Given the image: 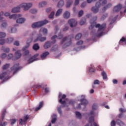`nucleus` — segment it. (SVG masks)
<instances>
[{"instance_id":"nucleus-29","label":"nucleus","mask_w":126,"mask_h":126,"mask_svg":"<svg viewBox=\"0 0 126 126\" xmlns=\"http://www.w3.org/2000/svg\"><path fill=\"white\" fill-rule=\"evenodd\" d=\"M58 49H59V46L56 45L51 49L50 51L51 52H56V51H58Z\"/></svg>"},{"instance_id":"nucleus-21","label":"nucleus","mask_w":126,"mask_h":126,"mask_svg":"<svg viewBox=\"0 0 126 126\" xmlns=\"http://www.w3.org/2000/svg\"><path fill=\"white\" fill-rule=\"evenodd\" d=\"M36 35H37V32L35 31L33 32L31 34V39L30 40V41L28 40V42L29 43H31V42H32V41H33V38H34V37H35Z\"/></svg>"},{"instance_id":"nucleus-36","label":"nucleus","mask_w":126,"mask_h":126,"mask_svg":"<svg viewBox=\"0 0 126 126\" xmlns=\"http://www.w3.org/2000/svg\"><path fill=\"white\" fill-rule=\"evenodd\" d=\"M6 42L8 44H11L12 42H13V38L9 37L6 39Z\"/></svg>"},{"instance_id":"nucleus-46","label":"nucleus","mask_w":126,"mask_h":126,"mask_svg":"<svg viewBox=\"0 0 126 126\" xmlns=\"http://www.w3.org/2000/svg\"><path fill=\"white\" fill-rule=\"evenodd\" d=\"M101 7V2H97L95 3V7L97 8H100V7Z\"/></svg>"},{"instance_id":"nucleus-41","label":"nucleus","mask_w":126,"mask_h":126,"mask_svg":"<svg viewBox=\"0 0 126 126\" xmlns=\"http://www.w3.org/2000/svg\"><path fill=\"white\" fill-rule=\"evenodd\" d=\"M82 37V34L81 33H78L75 37V40H79Z\"/></svg>"},{"instance_id":"nucleus-61","label":"nucleus","mask_w":126,"mask_h":126,"mask_svg":"<svg viewBox=\"0 0 126 126\" xmlns=\"http://www.w3.org/2000/svg\"><path fill=\"white\" fill-rule=\"evenodd\" d=\"M82 44H83V41L82 40H80L77 42V45L78 46H80V45H82Z\"/></svg>"},{"instance_id":"nucleus-23","label":"nucleus","mask_w":126,"mask_h":126,"mask_svg":"<svg viewBox=\"0 0 126 126\" xmlns=\"http://www.w3.org/2000/svg\"><path fill=\"white\" fill-rule=\"evenodd\" d=\"M91 11L94 13H98L99 12V8H97V7L93 6L91 8Z\"/></svg>"},{"instance_id":"nucleus-20","label":"nucleus","mask_w":126,"mask_h":126,"mask_svg":"<svg viewBox=\"0 0 126 126\" xmlns=\"http://www.w3.org/2000/svg\"><path fill=\"white\" fill-rule=\"evenodd\" d=\"M63 16L65 19H68L70 16V13L69 12L66 11L64 13Z\"/></svg>"},{"instance_id":"nucleus-34","label":"nucleus","mask_w":126,"mask_h":126,"mask_svg":"<svg viewBox=\"0 0 126 126\" xmlns=\"http://www.w3.org/2000/svg\"><path fill=\"white\" fill-rule=\"evenodd\" d=\"M6 34L4 32H0V39L5 38Z\"/></svg>"},{"instance_id":"nucleus-8","label":"nucleus","mask_w":126,"mask_h":126,"mask_svg":"<svg viewBox=\"0 0 126 126\" xmlns=\"http://www.w3.org/2000/svg\"><path fill=\"white\" fill-rule=\"evenodd\" d=\"M9 73H11V71H7V72H4L0 75V79H2L3 81L6 80L8 78V75Z\"/></svg>"},{"instance_id":"nucleus-26","label":"nucleus","mask_w":126,"mask_h":126,"mask_svg":"<svg viewBox=\"0 0 126 126\" xmlns=\"http://www.w3.org/2000/svg\"><path fill=\"white\" fill-rule=\"evenodd\" d=\"M63 5H64V2L63 0H61L57 4L58 7H62Z\"/></svg>"},{"instance_id":"nucleus-38","label":"nucleus","mask_w":126,"mask_h":126,"mask_svg":"<svg viewBox=\"0 0 126 126\" xmlns=\"http://www.w3.org/2000/svg\"><path fill=\"white\" fill-rule=\"evenodd\" d=\"M101 75L103 79H107V73H106L105 71L102 72Z\"/></svg>"},{"instance_id":"nucleus-31","label":"nucleus","mask_w":126,"mask_h":126,"mask_svg":"<svg viewBox=\"0 0 126 126\" xmlns=\"http://www.w3.org/2000/svg\"><path fill=\"white\" fill-rule=\"evenodd\" d=\"M32 49H33L34 51H37V50H39V49H40L39 44L37 43L34 44L33 46H32Z\"/></svg>"},{"instance_id":"nucleus-6","label":"nucleus","mask_w":126,"mask_h":126,"mask_svg":"<svg viewBox=\"0 0 126 126\" xmlns=\"http://www.w3.org/2000/svg\"><path fill=\"white\" fill-rule=\"evenodd\" d=\"M4 15L6 17L9 16L10 19H17L19 17H21V15L20 14H13L10 15V13L8 12H5Z\"/></svg>"},{"instance_id":"nucleus-63","label":"nucleus","mask_w":126,"mask_h":126,"mask_svg":"<svg viewBox=\"0 0 126 126\" xmlns=\"http://www.w3.org/2000/svg\"><path fill=\"white\" fill-rule=\"evenodd\" d=\"M0 57L1 59H4V58L6 57V54L3 53L2 55H1Z\"/></svg>"},{"instance_id":"nucleus-13","label":"nucleus","mask_w":126,"mask_h":126,"mask_svg":"<svg viewBox=\"0 0 126 126\" xmlns=\"http://www.w3.org/2000/svg\"><path fill=\"white\" fill-rule=\"evenodd\" d=\"M28 119H29V116H28V115L25 116L23 118V120H19V124L23 125V124H26V123H27V121H28Z\"/></svg>"},{"instance_id":"nucleus-57","label":"nucleus","mask_w":126,"mask_h":126,"mask_svg":"<svg viewBox=\"0 0 126 126\" xmlns=\"http://www.w3.org/2000/svg\"><path fill=\"white\" fill-rule=\"evenodd\" d=\"M2 15H3V11H1L0 12V20H2L3 19V17H2Z\"/></svg>"},{"instance_id":"nucleus-27","label":"nucleus","mask_w":126,"mask_h":126,"mask_svg":"<svg viewBox=\"0 0 126 126\" xmlns=\"http://www.w3.org/2000/svg\"><path fill=\"white\" fill-rule=\"evenodd\" d=\"M57 122V115L53 114L52 116V119L51 120L52 124H55Z\"/></svg>"},{"instance_id":"nucleus-1","label":"nucleus","mask_w":126,"mask_h":126,"mask_svg":"<svg viewBox=\"0 0 126 126\" xmlns=\"http://www.w3.org/2000/svg\"><path fill=\"white\" fill-rule=\"evenodd\" d=\"M96 20H97V16L94 17L91 20V26L89 27L90 30H92L94 27L95 28H98L97 33H94V35L97 37H100L102 35H104V31L106 28V24H103L102 25L99 24L96 25Z\"/></svg>"},{"instance_id":"nucleus-40","label":"nucleus","mask_w":126,"mask_h":126,"mask_svg":"<svg viewBox=\"0 0 126 126\" xmlns=\"http://www.w3.org/2000/svg\"><path fill=\"white\" fill-rule=\"evenodd\" d=\"M17 31V29L15 28H11L10 29V31L9 32L10 33H16Z\"/></svg>"},{"instance_id":"nucleus-44","label":"nucleus","mask_w":126,"mask_h":126,"mask_svg":"<svg viewBox=\"0 0 126 126\" xmlns=\"http://www.w3.org/2000/svg\"><path fill=\"white\" fill-rule=\"evenodd\" d=\"M8 67H9V64H5V65H4L2 67V69L3 70L4 69H7V68H8Z\"/></svg>"},{"instance_id":"nucleus-12","label":"nucleus","mask_w":126,"mask_h":126,"mask_svg":"<svg viewBox=\"0 0 126 126\" xmlns=\"http://www.w3.org/2000/svg\"><path fill=\"white\" fill-rule=\"evenodd\" d=\"M83 99H81V104H79L78 106V109H80L81 105H87L88 104V101L85 99V96L84 95H82Z\"/></svg>"},{"instance_id":"nucleus-35","label":"nucleus","mask_w":126,"mask_h":126,"mask_svg":"<svg viewBox=\"0 0 126 126\" xmlns=\"http://www.w3.org/2000/svg\"><path fill=\"white\" fill-rule=\"evenodd\" d=\"M46 4H47V2L42 1L39 4V7H43V6H45V5H46Z\"/></svg>"},{"instance_id":"nucleus-56","label":"nucleus","mask_w":126,"mask_h":126,"mask_svg":"<svg viewBox=\"0 0 126 126\" xmlns=\"http://www.w3.org/2000/svg\"><path fill=\"white\" fill-rule=\"evenodd\" d=\"M107 2H108V1L107 0H104L102 2L101 5L104 6V5H106L107 4Z\"/></svg>"},{"instance_id":"nucleus-47","label":"nucleus","mask_w":126,"mask_h":126,"mask_svg":"<svg viewBox=\"0 0 126 126\" xmlns=\"http://www.w3.org/2000/svg\"><path fill=\"white\" fill-rule=\"evenodd\" d=\"M124 42H125V44L126 45V38L123 37L120 41L119 44H122V43H124Z\"/></svg>"},{"instance_id":"nucleus-15","label":"nucleus","mask_w":126,"mask_h":126,"mask_svg":"<svg viewBox=\"0 0 126 126\" xmlns=\"http://www.w3.org/2000/svg\"><path fill=\"white\" fill-rule=\"evenodd\" d=\"M38 56H39V54H36L34 55L33 56H32V58H31L28 61V63H33V62H35V61H37V59H36V58H37V57H38Z\"/></svg>"},{"instance_id":"nucleus-10","label":"nucleus","mask_w":126,"mask_h":126,"mask_svg":"<svg viewBox=\"0 0 126 126\" xmlns=\"http://www.w3.org/2000/svg\"><path fill=\"white\" fill-rule=\"evenodd\" d=\"M47 40L46 37H42V34H39L38 35L36 39L34 41V42H37V41H40V42H45Z\"/></svg>"},{"instance_id":"nucleus-59","label":"nucleus","mask_w":126,"mask_h":126,"mask_svg":"<svg viewBox=\"0 0 126 126\" xmlns=\"http://www.w3.org/2000/svg\"><path fill=\"white\" fill-rule=\"evenodd\" d=\"M6 25H7V24H6V22L3 23L1 24V28H5V27H6Z\"/></svg>"},{"instance_id":"nucleus-33","label":"nucleus","mask_w":126,"mask_h":126,"mask_svg":"<svg viewBox=\"0 0 126 126\" xmlns=\"http://www.w3.org/2000/svg\"><path fill=\"white\" fill-rule=\"evenodd\" d=\"M76 117L77 119H80L82 118L81 114L79 112H75Z\"/></svg>"},{"instance_id":"nucleus-24","label":"nucleus","mask_w":126,"mask_h":126,"mask_svg":"<svg viewBox=\"0 0 126 126\" xmlns=\"http://www.w3.org/2000/svg\"><path fill=\"white\" fill-rule=\"evenodd\" d=\"M112 7V3H109L106 5L104 6L102 8V11H105L106 9H108Z\"/></svg>"},{"instance_id":"nucleus-9","label":"nucleus","mask_w":126,"mask_h":126,"mask_svg":"<svg viewBox=\"0 0 126 126\" xmlns=\"http://www.w3.org/2000/svg\"><path fill=\"white\" fill-rule=\"evenodd\" d=\"M19 69H20V67H19V63H16L11 68V70L14 71L13 74L16 73V71Z\"/></svg>"},{"instance_id":"nucleus-45","label":"nucleus","mask_w":126,"mask_h":126,"mask_svg":"<svg viewBox=\"0 0 126 126\" xmlns=\"http://www.w3.org/2000/svg\"><path fill=\"white\" fill-rule=\"evenodd\" d=\"M5 44V39H0V45H4Z\"/></svg>"},{"instance_id":"nucleus-58","label":"nucleus","mask_w":126,"mask_h":126,"mask_svg":"<svg viewBox=\"0 0 126 126\" xmlns=\"http://www.w3.org/2000/svg\"><path fill=\"white\" fill-rule=\"evenodd\" d=\"M86 6V2H83L81 5V7L82 8H84V7H85Z\"/></svg>"},{"instance_id":"nucleus-50","label":"nucleus","mask_w":126,"mask_h":126,"mask_svg":"<svg viewBox=\"0 0 126 126\" xmlns=\"http://www.w3.org/2000/svg\"><path fill=\"white\" fill-rule=\"evenodd\" d=\"M12 58H13V54L10 53V54H8V55L7 56L8 60H10V59H12Z\"/></svg>"},{"instance_id":"nucleus-51","label":"nucleus","mask_w":126,"mask_h":126,"mask_svg":"<svg viewBox=\"0 0 126 126\" xmlns=\"http://www.w3.org/2000/svg\"><path fill=\"white\" fill-rule=\"evenodd\" d=\"M93 110H96V109H98V106L97 104H94L92 106Z\"/></svg>"},{"instance_id":"nucleus-52","label":"nucleus","mask_w":126,"mask_h":126,"mask_svg":"<svg viewBox=\"0 0 126 126\" xmlns=\"http://www.w3.org/2000/svg\"><path fill=\"white\" fill-rule=\"evenodd\" d=\"M83 13H84V12L83 10H80L78 12V17H81V16H82V15H83Z\"/></svg>"},{"instance_id":"nucleus-25","label":"nucleus","mask_w":126,"mask_h":126,"mask_svg":"<svg viewBox=\"0 0 126 126\" xmlns=\"http://www.w3.org/2000/svg\"><path fill=\"white\" fill-rule=\"evenodd\" d=\"M116 123L117 125H118V126H126V124H125L124 122L119 119L116 121Z\"/></svg>"},{"instance_id":"nucleus-48","label":"nucleus","mask_w":126,"mask_h":126,"mask_svg":"<svg viewBox=\"0 0 126 126\" xmlns=\"http://www.w3.org/2000/svg\"><path fill=\"white\" fill-rule=\"evenodd\" d=\"M30 11L31 13H32L33 14H34V13H36L37 12V9H31L30 10Z\"/></svg>"},{"instance_id":"nucleus-11","label":"nucleus","mask_w":126,"mask_h":126,"mask_svg":"<svg viewBox=\"0 0 126 126\" xmlns=\"http://www.w3.org/2000/svg\"><path fill=\"white\" fill-rule=\"evenodd\" d=\"M68 23L69 24L70 27H75L77 24V22L75 21L74 19H71L68 20Z\"/></svg>"},{"instance_id":"nucleus-5","label":"nucleus","mask_w":126,"mask_h":126,"mask_svg":"<svg viewBox=\"0 0 126 126\" xmlns=\"http://www.w3.org/2000/svg\"><path fill=\"white\" fill-rule=\"evenodd\" d=\"M57 37L58 36L57 35H54L51 38V39L52 40V41H53V42L47 41L45 42V43L44 45V49H49V48H51V47L52 46V45L56 43V40H55V39H56Z\"/></svg>"},{"instance_id":"nucleus-39","label":"nucleus","mask_w":126,"mask_h":126,"mask_svg":"<svg viewBox=\"0 0 126 126\" xmlns=\"http://www.w3.org/2000/svg\"><path fill=\"white\" fill-rule=\"evenodd\" d=\"M54 16H55V12L52 11L50 14L49 16V18H50V19H53V18H54Z\"/></svg>"},{"instance_id":"nucleus-22","label":"nucleus","mask_w":126,"mask_h":126,"mask_svg":"<svg viewBox=\"0 0 126 126\" xmlns=\"http://www.w3.org/2000/svg\"><path fill=\"white\" fill-rule=\"evenodd\" d=\"M49 54L50 53L49 52H45L41 55L40 58L41 59H42V60H44V59H45V58H47V56H49Z\"/></svg>"},{"instance_id":"nucleus-54","label":"nucleus","mask_w":126,"mask_h":126,"mask_svg":"<svg viewBox=\"0 0 126 126\" xmlns=\"http://www.w3.org/2000/svg\"><path fill=\"white\" fill-rule=\"evenodd\" d=\"M94 84L96 85V84H100V81L98 80H95L94 81Z\"/></svg>"},{"instance_id":"nucleus-17","label":"nucleus","mask_w":126,"mask_h":126,"mask_svg":"<svg viewBox=\"0 0 126 126\" xmlns=\"http://www.w3.org/2000/svg\"><path fill=\"white\" fill-rule=\"evenodd\" d=\"M15 59L13 60L14 61L15 60H18L21 57V53H20V50H18L15 53Z\"/></svg>"},{"instance_id":"nucleus-49","label":"nucleus","mask_w":126,"mask_h":126,"mask_svg":"<svg viewBox=\"0 0 126 126\" xmlns=\"http://www.w3.org/2000/svg\"><path fill=\"white\" fill-rule=\"evenodd\" d=\"M30 46V44L29 43L27 44V45L23 48V51H26V50H27Z\"/></svg>"},{"instance_id":"nucleus-37","label":"nucleus","mask_w":126,"mask_h":126,"mask_svg":"<svg viewBox=\"0 0 126 126\" xmlns=\"http://www.w3.org/2000/svg\"><path fill=\"white\" fill-rule=\"evenodd\" d=\"M2 50L5 53H9L10 49L8 48H5L4 46L2 47Z\"/></svg>"},{"instance_id":"nucleus-18","label":"nucleus","mask_w":126,"mask_h":126,"mask_svg":"<svg viewBox=\"0 0 126 126\" xmlns=\"http://www.w3.org/2000/svg\"><path fill=\"white\" fill-rule=\"evenodd\" d=\"M39 32L42 33L43 35H46V34H48V29L41 28L39 30Z\"/></svg>"},{"instance_id":"nucleus-64","label":"nucleus","mask_w":126,"mask_h":126,"mask_svg":"<svg viewBox=\"0 0 126 126\" xmlns=\"http://www.w3.org/2000/svg\"><path fill=\"white\" fill-rule=\"evenodd\" d=\"M120 112H121V113H126V109H124L123 108H120L119 109Z\"/></svg>"},{"instance_id":"nucleus-14","label":"nucleus","mask_w":126,"mask_h":126,"mask_svg":"<svg viewBox=\"0 0 126 126\" xmlns=\"http://www.w3.org/2000/svg\"><path fill=\"white\" fill-rule=\"evenodd\" d=\"M61 97H62V93H60L59 97L60 98L59 102L61 103V104H65V100L63 101V99H65L66 97V95L65 94H63L62 95V98H61Z\"/></svg>"},{"instance_id":"nucleus-30","label":"nucleus","mask_w":126,"mask_h":126,"mask_svg":"<svg viewBox=\"0 0 126 126\" xmlns=\"http://www.w3.org/2000/svg\"><path fill=\"white\" fill-rule=\"evenodd\" d=\"M43 105H44V102H43V101L40 102L39 103L38 107L35 108V111H39V110H40V109H41V107H43Z\"/></svg>"},{"instance_id":"nucleus-16","label":"nucleus","mask_w":126,"mask_h":126,"mask_svg":"<svg viewBox=\"0 0 126 126\" xmlns=\"http://www.w3.org/2000/svg\"><path fill=\"white\" fill-rule=\"evenodd\" d=\"M122 7H123V5H122V4H119L116 5L113 8V12H119V11H120V10L122 9Z\"/></svg>"},{"instance_id":"nucleus-28","label":"nucleus","mask_w":126,"mask_h":126,"mask_svg":"<svg viewBox=\"0 0 126 126\" xmlns=\"http://www.w3.org/2000/svg\"><path fill=\"white\" fill-rule=\"evenodd\" d=\"M73 2V1L72 0H68L66 4V7H69L72 4Z\"/></svg>"},{"instance_id":"nucleus-42","label":"nucleus","mask_w":126,"mask_h":126,"mask_svg":"<svg viewBox=\"0 0 126 126\" xmlns=\"http://www.w3.org/2000/svg\"><path fill=\"white\" fill-rule=\"evenodd\" d=\"M65 106L64 105H61L60 106V107H58V112L61 114H62V110H61L62 109V108H63V107H64Z\"/></svg>"},{"instance_id":"nucleus-4","label":"nucleus","mask_w":126,"mask_h":126,"mask_svg":"<svg viewBox=\"0 0 126 126\" xmlns=\"http://www.w3.org/2000/svg\"><path fill=\"white\" fill-rule=\"evenodd\" d=\"M61 45H63V49H65L66 47H69V46L71 45V40L68 39V38L66 36L63 39Z\"/></svg>"},{"instance_id":"nucleus-32","label":"nucleus","mask_w":126,"mask_h":126,"mask_svg":"<svg viewBox=\"0 0 126 126\" xmlns=\"http://www.w3.org/2000/svg\"><path fill=\"white\" fill-rule=\"evenodd\" d=\"M62 12H63V9H59V10H58V11H57L55 16H60V15H61V14H62Z\"/></svg>"},{"instance_id":"nucleus-7","label":"nucleus","mask_w":126,"mask_h":126,"mask_svg":"<svg viewBox=\"0 0 126 126\" xmlns=\"http://www.w3.org/2000/svg\"><path fill=\"white\" fill-rule=\"evenodd\" d=\"M6 113V110L4 109L2 112L1 119L0 120V126H5L7 125V122L2 123V121H3V119H4Z\"/></svg>"},{"instance_id":"nucleus-60","label":"nucleus","mask_w":126,"mask_h":126,"mask_svg":"<svg viewBox=\"0 0 126 126\" xmlns=\"http://www.w3.org/2000/svg\"><path fill=\"white\" fill-rule=\"evenodd\" d=\"M111 126H116V121H112L111 122Z\"/></svg>"},{"instance_id":"nucleus-19","label":"nucleus","mask_w":126,"mask_h":126,"mask_svg":"<svg viewBox=\"0 0 126 126\" xmlns=\"http://www.w3.org/2000/svg\"><path fill=\"white\" fill-rule=\"evenodd\" d=\"M26 20V19H25V18H19L18 19H17L16 20V22L17 23H19V24H22L24 23V22H25Z\"/></svg>"},{"instance_id":"nucleus-62","label":"nucleus","mask_w":126,"mask_h":126,"mask_svg":"<svg viewBox=\"0 0 126 126\" xmlns=\"http://www.w3.org/2000/svg\"><path fill=\"white\" fill-rule=\"evenodd\" d=\"M14 46H19V41H15L14 43Z\"/></svg>"},{"instance_id":"nucleus-2","label":"nucleus","mask_w":126,"mask_h":126,"mask_svg":"<svg viewBox=\"0 0 126 126\" xmlns=\"http://www.w3.org/2000/svg\"><path fill=\"white\" fill-rule=\"evenodd\" d=\"M32 3H23L11 10L12 13H16L20 11L21 8H24V10H29L32 7Z\"/></svg>"},{"instance_id":"nucleus-55","label":"nucleus","mask_w":126,"mask_h":126,"mask_svg":"<svg viewBox=\"0 0 126 126\" xmlns=\"http://www.w3.org/2000/svg\"><path fill=\"white\" fill-rule=\"evenodd\" d=\"M90 72H95V69L93 67H91L89 69Z\"/></svg>"},{"instance_id":"nucleus-43","label":"nucleus","mask_w":126,"mask_h":126,"mask_svg":"<svg viewBox=\"0 0 126 126\" xmlns=\"http://www.w3.org/2000/svg\"><path fill=\"white\" fill-rule=\"evenodd\" d=\"M85 22H86V21L85 20V19H83L81 20L80 22V25H84L85 24Z\"/></svg>"},{"instance_id":"nucleus-3","label":"nucleus","mask_w":126,"mask_h":126,"mask_svg":"<svg viewBox=\"0 0 126 126\" xmlns=\"http://www.w3.org/2000/svg\"><path fill=\"white\" fill-rule=\"evenodd\" d=\"M47 23H49V21L45 20L44 21L35 22L32 24V28H39V27H42V26L46 25V24H47Z\"/></svg>"},{"instance_id":"nucleus-53","label":"nucleus","mask_w":126,"mask_h":126,"mask_svg":"<svg viewBox=\"0 0 126 126\" xmlns=\"http://www.w3.org/2000/svg\"><path fill=\"white\" fill-rule=\"evenodd\" d=\"M108 17V14H104L102 15L101 17V20H104L105 18H107Z\"/></svg>"}]
</instances>
